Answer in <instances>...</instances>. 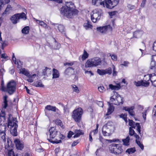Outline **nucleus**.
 <instances>
[{
  "label": "nucleus",
  "mask_w": 156,
  "mask_h": 156,
  "mask_svg": "<svg viewBox=\"0 0 156 156\" xmlns=\"http://www.w3.org/2000/svg\"><path fill=\"white\" fill-rule=\"evenodd\" d=\"M73 4L71 2L66 3V5L61 9V13L68 18H72L74 16L78 14V11L73 8Z\"/></svg>",
  "instance_id": "obj_1"
},
{
  "label": "nucleus",
  "mask_w": 156,
  "mask_h": 156,
  "mask_svg": "<svg viewBox=\"0 0 156 156\" xmlns=\"http://www.w3.org/2000/svg\"><path fill=\"white\" fill-rule=\"evenodd\" d=\"M9 116L7 126L10 129V133L12 135L14 136H16L17 135V128L18 127V125L16 123L17 122V119L16 118H13L10 114L9 115Z\"/></svg>",
  "instance_id": "obj_2"
},
{
  "label": "nucleus",
  "mask_w": 156,
  "mask_h": 156,
  "mask_svg": "<svg viewBox=\"0 0 156 156\" xmlns=\"http://www.w3.org/2000/svg\"><path fill=\"white\" fill-rule=\"evenodd\" d=\"M58 133L57 130L54 127H51L49 131L46 133L47 138L48 141L53 144H58L61 142V140H58L56 139L53 140L54 138L56 136Z\"/></svg>",
  "instance_id": "obj_3"
},
{
  "label": "nucleus",
  "mask_w": 156,
  "mask_h": 156,
  "mask_svg": "<svg viewBox=\"0 0 156 156\" xmlns=\"http://www.w3.org/2000/svg\"><path fill=\"white\" fill-rule=\"evenodd\" d=\"M101 58L96 57L87 60L85 64L86 68L96 67L101 64Z\"/></svg>",
  "instance_id": "obj_4"
},
{
  "label": "nucleus",
  "mask_w": 156,
  "mask_h": 156,
  "mask_svg": "<svg viewBox=\"0 0 156 156\" xmlns=\"http://www.w3.org/2000/svg\"><path fill=\"white\" fill-rule=\"evenodd\" d=\"M83 114V110L81 108H78L73 112L72 118L76 122L79 123L81 119V117Z\"/></svg>",
  "instance_id": "obj_5"
},
{
  "label": "nucleus",
  "mask_w": 156,
  "mask_h": 156,
  "mask_svg": "<svg viewBox=\"0 0 156 156\" xmlns=\"http://www.w3.org/2000/svg\"><path fill=\"white\" fill-rule=\"evenodd\" d=\"M114 95L110 98V101L112 104L116 105H121L123 103V98L121 97L118 94L113 91Z\"/></svg>",
  "instance_id": "obj_6"
},
{
  "label": "nucleus",
  "mask_w": 156,
  "mask_h": 156,
  "mask_svg": "<svg viewBox=\"0 0 156 156\" xmlns=\"http://www.w3.org/2000/svg\"><path fill=\"white\" fill-rule=\"evenodd\" d=\"M109 148L110 152L115 154H119L123 151L122 146L120 144H112L109 146Z\"/></svg>",
  "instance_id": "obj_7"
},
{
  "label": "nucleus",
  "mask_w": 156,
  "mask_h": 156,
  "mask_svg": "<svg viewBox=\"0 0 156 156\" xmlns=\"http://www.w3.org/2000/svg\"><path fill=\"white\" fill-rule=\"evenodd\" d=\"M16 84L13 80H12L7 84V92L9 95L13 94L16 91Z\"/></svg>",
  "instance_id": "obj_8"
},
{
  "label": "nucleus",
  "mask_w": 156,
  "mask_h": 156,
  "mask_svg": "<svg viewBox=\"0 0 156 156\" xmlns=\"http://www.w3.org/2000/svg\"><path fill=\"white\" fill-rule=\"evenodd\" d=\"M20 19L26 20L27 19L25 14L24 12L21 13H17L11 16L10 20L12 23L14 24H16Z\"/></svg>",
  "instance_id": "obj_9"
},
{
  "label": "nucleus",
  "mask_w": 156,
  "mask_h": 156,
  "mask_svg": "<svg viewBox=\"0 0 156 156\" xmlns=\"http://www.w3.org/2000/svg\"><path fill=\"white\" fill-rule=\"evenodd\" d=\"M102 11L100 9H97L92 11V14L91 15V19L94 23L96 22L99 20L101 17Z\"/></svg>",
  "instance_id": "obj_10"
},
{
  "label": "nucleus",
  "mask_w": 156,
  "mask_h": 156,
  "mask_svg": "<svg viewBox=\"0 0 156 156\" xmlns=\"http://www.w3.org/2000/svg\"><path fill=\"white\" fill-rule=\"evenodd\" d=\"M105 5L108 9H112L118 3L119 0H104Z\"/></svg>",
  "instance_id": "obj_11"
},
{
  "label": "nucleus",
  "mask_w": 156,
  "mask_h": 156,
  "mask_svg": "<svg viewBox=\"0 0 156 156\" xmlns=\"http://www.w3.org/2000/svg\"><path fill=\"white\" fill-rule=\"evenodd\" d=\"M3 123H1L0 125V133L1 138L4 141L6 140L5 137L6 129V123L5 124L4 123L2 124Z\"/></svg>",
  "instance_id": "obj_12"
},
{
  "label": "nucleus",
  "mask_w": 156,
  "mask_h": 156,
  "mask_svg": "<svg viewBox=\"0 0 156 156\" xmlns=\"http://www.w3.org/2000/svg\"><path fill=\"white\" fill-rule=\"evenodd\" d=\"M149 68L156 72V55L152 56Z\"/></svg>",
  "instance_id": "obj_13"
},
{
  "label": "nucleus",
  "mask_w": 156,
  "mask_h": 156,
  "mask_svg": "<svg viewBox=\"0 0 156 156\" xmlns=\"http://www.w3.org/2000/svg\"><path fill=\"white\" fill-rule=\"evenodd\" d=\"M104 128L107 129V131H109L110 133L113 132L115 129L113 123L111 121L108 122L105 126H104Z\"/></svg>",
  "instance_id": "obj_14"
},
{
  "label": "nucleus",
  "mask_w": 156,
  "mask_h": 156,
  "mask_svg": "<svg viewBox=\"0 0 156 156\" xmlns=\"http://www.w3.org/2000/svg\"><path fill=\"white\" fill-rule=\"evenodd\" d=\"M147 78L148 80H145L146 82L150 80L153 85L155 87H156V76H152L151 74H148L144 76V79L145 78Z\"/></svg>",
  "instance_id": "obj_15"
},
{
  "label": "nucleus",
  "mask_w": 156,
  "mask_h": 156,
  "mask_svg": "<svg viewBox=\"0 0 156 156\" xmlns=\"http://www.w3.org/2000/svg\"><path fill=\"white\" fill-rule=\"evenodd\" d=\"M97 30L102 33H105L107 30H111L112 28L110 25L102 27H98L97 28Z\"/></svg>",
  "instance_id": "obj_16"
},
{
  "label": "nucleus",
  "mask_w": 156,
  "mask_h": 156,
  "mask_svg": "<svg viewBox=\"0 0 156 156\" xmlns=\"http://www.w3.org/2000/svg\"><path fill=\"white\" fill-rule=\"evenodd\" d=\"M53 24L55 25V29H57L60 32L64 34L65 36L66 37L65 32L66 30L63 25L55 23Z\"/></svg>",
  "instance_id": "obj_17"
},
{
  "label": "nucleus",
  "mask_w": 156,
  "mask_h": 156,
  "mask_svg": "<svg viewBox=\"0 0 156 156\" xmlns=\"http://www.w3.org/2000/svg\"><path fill=\"white\" fill-rule=\"evenodd\" d=\"M14 143L15 144L16 148L18 150H21L24 147V144L22 141H21L18 139H15Z\"/></svg>",
  "instance_id": "obj_18"
},
{
  "label": "nucleus",
  "mask_w": 156,
  "mask_h": 156,
  "mask_svg": "<svg viewBox=\"0 0 156 156\" xmlns=\"http://www.w3.org/2000/svg\"><path fill=\"white\" fill-rule=\"evenodd\" d=\"M74 69L71 67H69L67 68L64 72L65 75L68 76H70L74 74Z\"/></svg>",
  "instance_id": "obj_19"
},
{
  "label": "nucleus",
  "mask_w": 156,
  "mask_h": 156,
  "mask_svg": "<svg viewBox=\"0 0 156 156\" xmlns=\"http://www.w3.org/2000/svg\"><path fill=\"white\" fill-rule=\"evenodd\" d=\"M134 108V106H131L130 108L124 107L123 108L124 110L128 111L130 115L133 117H134L135 116V112L133 111Z\"/></svg>",
  "instance_id": "obj_20"
},
{
  "label": "nucleus",
  "mask_w": 156,
  "mask_h": 156,
  "mask_svg": "<svg viewBox=\"0 0 156 156\" xmlns=\"http://www.w3.org/2000/svg\"><path fill=\"white\" fill-rule=\"evenodd\" d=\"M52 70L51 68L46 67L43 70V74L44 76H48L51 75V73Z\"/></svg>",
  "instance_id": "obj_21"
},
{
  "label": "nucleus",
  "mask_w": 156,
  "mask_h": 156,
  "mask_svg": "<svg viewBox=\"0 0 156 156\" xmlns=\"http://www.w3.org/2000/svg\"><path fill=\"white\" fill-rule=\"evenodd\" d=\"M28 76H27L28 79L27 80L29 82L32 83L34 81V79L36 75L35 74H33L29 73Z\"/></svg>",
  "instance_id": "obj_22"
},
{
  "label": "nucleus",
  "mask_w": 156,
  "mask_h": 156,
  "mask_svg": "<svg viewBox=\"0 0 156 156\" xmlns=\"http://www.w3.org/2000/svg\"><path fill=\"white\" fill-rule=\"evenodd\" d=\"M143 32L142 30L136 31L133 33V37L135 38H139L143 34Z\"/></svg>",
  "instance_id": "obj_23"
},
{
  "label": "nucleus",
  "mask_w": 156,
  "mask_h": 156,
  "mask_svg": "<svg viewBox=\"0 0 156 156\" xmlns=\"http://www.w3.org/2000/svg\"><path fill=\"white\" fill-rule=\"evenodd\" d=\"M109 88L112 90H119L121 87L120 84L118 83L117 85H113L112 84H110L109 85Z\"/></svg>",
  "instance_id": "obj_24"
},
{
  "label": "nucleus",
  "mask_w": 156,
  "mask_h": 156,
  "mask_svg": "<svg viewBox=\"0 0 156 156\" xmlns=\"http://www.w3.org/2000/svg\"><path fill=\"white\" fill-rule=\"evenodd\" d=\"M101 0H92V4L97 6L99 4L102 5L105 7V3L104 2H101Z\"/></svg>",
  "instance_id": "obj_25"
},
{
  "label": "nucleus",
  "mask_w": 156,
  "mask_h": 156,
  "mask_svg": "<svg viewBox=\"0 0 156 156\" xmlns=\"http://www.w3.org/2000/svg\"><path fill=\"white\" fill-rule=\"evenodd\" d=\"M109 106V108H108V111L106 113V115H109L111 114L114 111V107L113 106L111 105L109 102H108Z\"/></svg>",
  "instance_id": "obj_26"
},
{
  "label": "nucleus",
  "mask_w": 156,
  "mask_h": 156,
  "mask_svg": "<svg viewBox=\"0 0 156 156\" xmlns=\"http://www.w3.org/2000/svg\"><path fill=\"white\" fill-rule=\"evenodd\" d=\"M52 71V78L54 79L58 78L59 76V73L58 71L55 69H53Z\"/></svg>",
  "instance_id": "obj_27"
},
{
  "label": "nucleus",
  "mask_w": 156,
  "mask_h": 156,
  "mask_svg": "<svg viewBox=\"0 0 156 156\" xmlns=\"http://www.w3.org/2000/svg\"><path fill=\"white\" fill-rule=\"evenodd\" d=\"M45 109L46 110L48 111H51L54 112H56V110H58L56 107L53 106L51 105H48L45 107Z\"/></svg>",
  "instance_id": "obj_28"
},
{
  "label": "nucleus",
  "mask_w": 156,
  "mask_h": 156,
  "mask_svg": "<svg viewBox=\"0 0 156 156\" xmlns=\"http://www.w3.org/2000/svg\"><path fill=\"white\" fill-rule=\"evenodd\" d=\"M5 113L4 111L2 110L0 113V122L1 123L2 121L4 122L5 120Z\"/></svg>",
  "instance_id": "obj_29"
},
{
  "label": "nucleus",
  "mask_w": 156,
  "mask_h": 156,
  "mask_svg": "<svg viewBox=\"0 0 156 156\" xmlns=\"http://www.w3.org/2000/svg\"><path fill=\"white\" fill-rule=\"evenodd\" d=\"M33 85L38 87H42L44 86V85L42 84V82L40 80L33 83Z\"/></svg>",
  "instance_id": "obj_30"
},
{
  "label": "nucleus",
  "mask_w": 156,
  "mask_h": 156,
  "mask_svg": "<svg viewBox=\"0 0 156 156\" xmlns=\"http://www.w3.org/2000/svg\"><path fill=\"white\" fill-rule=\"evenodd\" d=\"M75 135L73 136L74 138L77 137L83 134V133L81 130H76L75 131Z\"/></svg>",
  "instance_id": "obj_31"
},
{
  "label": "nucleus",
  "mask_w": 156,
  "mask_h": 156,
  "mask_svg": "<svg viewBox=\"0 0 156 156\" xmlns=\"http://www.w3.org/2000/svg\"><path fill=\"white\" fill-rule=\"evenodd\" d=\"M30 27L29 26H26L24 27L22 30V33L24 34H27L29 33Z\"/></svg>",
  "instance_id": "obj_32"
},
{
  "label": "nucleus",
  "mask_w": 156,
  "mask_h": 156,
  "mask_svg": "<svg viewBox=\"0 0 156 156\" xmlns=\"http://www.w3.org/2000/svg\"><path fill=\"white\" fill-rule=\"evenodd\" d=\"M20 73L23 74L26 76L29 75L28 74L29 73H30L28 70L24 68L21 69H20Z\"/></svg>",
  "instance_id": "obj_33"
},
{
  "label": "nucleus",
  "mask_w": 156,
  "mask_h": 156,
  "mask_svg": "<svg viewBox=\"0 0 156 156\" xmlns=\"http://www.w3.org/2000/svg\"><path fill=\"white\" fill-rule=\"evenodd\" d=\"M129 125L132 127V128H135L136 127V123L134 122L132 120L129 119Z\"/></svg>",
  "instance_id": "obj_34"
},
{
  "label": "nucleus",
  "mask_w": 156,
  "mask_h": 156,
  "mask_svg": "<svg viewBox=\"0 0 156 156\" xmlns=\"http://www.w3.org/2000/svg\"><path fill=\"white\" fill-rule=\"evenodd\" d=\"M136 151L135 148H131L128 149L126 151V153H128L129 154H131L134 153Z\"/></svg>",
  "instance_id": "obj_35"
},
{
  "label": "nucleus",
  "mask_w": 156,
  "mask_h": 156,
  "mask_svg": "<svg viewBox=\"0 0 156 156\" xmlns=\"http://www.w3.org/2000/svg\"><path fill=\"white\" fill-rule=\"evenodd\" d=\"M7 98L8 96L7 95H5L4 97V106L3 107L4 108H6L8 106L7 100Z\"/></svg>",
  "instance_id": "obj_36"
},
{
  "label": "nucleus",
  "mask_w": 156,
  "mask_h": 156,
  "mask_svg": "<svg viewBox=\"0 0 156 156\" xmlns=\"http://www.w3.org/2000/svg\"><path fill=\"white\" fill-rule=\"evenodd\" d=\"M97 73L100 75H104L106 74L105 71L104 69H98L97 70Z\"/></svg>",
  "instance_id": "obj_37"
},
{
  "label": "nucleus",
  "mask_w": 156,
  "mask_h": 156,
  "mask_svg": "<svg viewBox=\"0 0 156 156\" xmlns=\"http://www.w3.org/2000/svg\"><path fill=\"white\" fill-rule=\"evenodd\" d=\"M129 136H128L126 138L122 140L123 144L125 145H129Z\"/></svg>",
  "instance_id": "obj_38"
},
{
  "label": "nucleus",
  "mask_w": 156,
  "mask_h": 156,
  "mask_svg": "<svg viewBox=\"0 0 156 156\" xmlns=\"http://www.w3.org/2000/svg\"><path fill=\"white\" fill-rule=\"evenodd\" d=\"M11 9V7L10 5H8L7 8H6L5 11L3 13V14H5L9 13V11Z\"/></svg>",
  "instance_id": "obj_39"
},
{
  "label": "nucleus",
  "mask_w": 156,
  "mask_h": 156,
  "mask_svg": "<svg viewBox=\"0 0 156 156\" xmlns=\"http://www.w3.org/2000/svg\"><path fill=\"white\" fill-rule=\"evenodd\" d=\"M88 53L86 51L84 50L83 54L82 57V60H85L87 58H88Z\"/></svg>",
  "instance_id": "obj_40"
},
{
  "label": "nucleus",
  "mask_w": 156,
  "mask_h": 156,
  "mask_svg": "<svg viewBox=\"0 0 156 156\" xmlns=\"http://www.w3.org/2000/svg\"><path fill=\"white\" fill-rule=\"evenodd\" d=\"M72 89L73 90V91L75 92L76 93H78L79 92V90L78 87L75 85H72Z\"/></svg>",
  "instance_id": "obj_41"
},
{
  "label": "nucleus",
  "mask_w": 156,
  "mask_h": 156,
  "mask_svg": "<svg viewBox=\"0 0 156 156\" xmlns=\"http://www.w3.org/2000/svg\"><path fill=\"white\" fill-rule=\"evenodd\" d=\"M136 130L140 134L141 127L139 123H136Z\"/></svg>",
  "instance_id": "obj_42"
},
{
  "label": "nucleus",
  "mask_w": 156,
  "mask_h": 156,
  "mask_svg": "<svg viewBox=\"0 0 156 156\" xmlns=\"http://www.w3.org/2000/svg\"><path fill=\"white\" fill-rule=\"evenodd\" d=\"M84 26L87 28H91L92 27V25L90 24V22L89 21H87V23H85L84 24Z\"/></svg>",
  "instance_id": "obj_43"
},
{
  "label": "nucleus",
  "mask_w": 156,
  "mask_h": 156,
  "mask_svg": "<svg viewBox=\"0 0 156 156\" xmlns=\"http://www.w3.org/2000/svg\"><path fill=\"white\" fill-rule=\"evenodd\" d=\"M61 47L60 44L58 43H56L53 46V48L55 49L58 50Z\"/></svg>",
  "instance_id": "obj_44"
},
{
  "label": "nucleus",
  "mask_w": 156,
  "mask_h": 156,
  "mask_svg": "<svg viewBox=\"0 0 156 156\" xmlns=\"http://www.w3.org/2000/svg\"><path fill=\"white\" fill-rule=\"evenodd\" d=\"M129 135L131 136H132L134 135L135 133V131L133 129H132V127H130L129 128Z\"/></svg>",
  "instance_id": "obj_45"
},
{
  "label": "nucleus",
  "mask_w": 156,
  "mask_h": 156,
  "mask_svg": "<svg viewBox=\"0 0 156 156\" xmlns=\"http://www.w3.org/2000/svg\"><path fill=\"white\" fill-rule=\"evenodd\" d=\"M129 64V63L128 61H123L121 62L120 65L125 66H127Z\"/></svg>",
  "instance_id": "obj_46"
},
{
  "label": "nucleus",
  "mask_w": 156,
  "mask_h": 156,
  "mask_svg": "<svg viewBox=\"0 0 156 156\" xmlns=\"http://www.w3.org/2000/svg\"><path fill=\"white\" fill-rule=\"evenodd\" d=\"M105 71L106 74H111L112 73V69L110 67H109L108 68L106 69L105 70Z\"/></svg>",
  "instance_id": "obj_47"
},
{
  "label": "nucleus",
  "mask_w": 156,
  "mask_h": 156,
  "mask_svg": "<svg viewBox=\"0 0 156 156\" xmlns=\"http://www.w3.org/2000/svg\"><path fill=\"white\" fill-rule=\"evenodd\" d=\"M134 84L137 87L142 86V80L141 81H138L137 82L134 81Z\"/></svg>",
  "instance_id": "obj_48"
},
{
  "label": "nucleus",
  "mask_w": 156,
  "mask_h": 156,
  "mask_svg": "<svg viewBox=\"0 0 156 156\" xmlns=\"http://www.w3.org/2000/svg\"><path fill=\"white\" fill-rule=\"evenodd\" d=\"M35 20L37 22V23H38L41 26H44V25H46V24L42 21L37 20L36 19Z\"/></svg>",
  "instance_id": "obj_49"
},
{
  "label": "nucleus",
  "mask_w": 156,
  "mask_h": 156,
  "mask_svg": "<svg viewBox=\"0 0 156 156\" xmlns=\"http://www.w3.org/2000/svg\"><path fill=\"white\" fill-rule=\"evenodd\" d=\"M99 91L103 93L105 90V89L103 86H100L98 87Z\"/></svg>",
  "instance_id": "obj_50"
},
{
  "label": "nucleus",
  "mask_w": 156,
  "mask_h": 156,
  "mask_svg": "<svg viewBox=\"0 0 156 156\" xmlns=\"http://www.w3.org/2000/svg\"><path fill=\"white\" fill-rule=\"evenodd\" d=\"M8 156H15L14 151L12 150H10L8 151Z\"/></svg>",
  "instance_id": "obj_51"
},
{
  "label": "nucleus",
  "mask_w": 156,
  "mask_h": 156,
  "mask_svg": "<svg viewBox=\"0 0 156 156\" xmlns=\"http://www.w3.org/2000/svg\"><path fill=\"white\" fill-rule=\"evenodd\" d=\"M136 143L142 150L144 149V146L143 144L140 142V141H137Z\"/></svg>",
  "instance_id": "obj_52"
},
{
  "label": "nucleus",
  "mask_w": 156,
  "mask_h": 156,
  "mask_svg": "<svg viewBox=\"0 0 156 156\" xmlns=\"http://www.w3.org/2000/svg\"><path fill=\"white\" fill-rule=\"evenodd\" d=\"M149 85V83L148 82H144L142 80V86H144L145 87H148Z\"/></svg>",
  "instance_id": "obj_53"
},
{
  "label": "nucleus",
  "mask_w": 156,
  "mask_h": 156,
  "mask_svg": "<svg viewBox=\"0 0 156 156\" xmlns=\"http://www.w3.org/2000/svg\"><path fill=\"white\" fill-rule=\"evenodd\" d=\"M55 123L57 125L60 126H61L62 124V121L59 119L56 120L55 121Z\"/></svg>",
  "instance_id": "obj_54"
},
{
  "label": "nucleus",
  "mask_w": 156,
  "mask_h": 156,
  "mask_svg": "<svg viewBox=\"0 0 156 156\" xmlns=\"http://www.w3.org/2000/svg\"><path fill=\"white\" fill-rule=\"evenodd\" d=\"M127 7L130 10H132L133 9H134L135 6L134 5H131L130 4H128L127 5Z\"/></svg>",
  "instance_id": "obj_55"
},
{
  "label": "nucleus",
  "mask_w": 156,
  "mask_h": 156,
  "mask_svg": "<svg viewBox=\"0 0 156 156\" xmlns=\"http://www.w3.org/2000/svg\"><path fill=\"white\" fill-rule=\"evenodd\" d=\"M113 69V73L112 75L113 76H115L117 75V72L115 71V68L114 65L112 66Z\"/></svg>",
  "instance_id": "obj_56"
},
{
  "label": "nucleus",
  "mask_w": 156,
  "mask_h": 156,
  "mask_svg": "<svg viewBox=\"0 0 156 156\" xmlns=\"http://www.w3.org/2000/svg\"><path fill=\"white\" fill-rule=\"evenodd\" d=\"M110 56H111L112 59V60L115 61L117 60V56L115 55H111V54L110 55Z\"/></svg>",
  "instance_id": "obj_57"
},
{
  "label": "nucleus",
  "mask_w": 156,
  "mask_h": 156,
  "mask_svg": "<svg viewBox=\"0 0 156 156\" xmlns=\"http://www.w3.org/2000/svg\"><path fill=\"white\" fill-rule=\"evenodd\" d=\"M97 104L98 105L101 107H103V102L101 101H98L97 102Z\"/></svg>",
  "instance_id": "obj_58"
},
{
  "label": "nucleus",
  "mask_w": 156,
  "mask_h": 156,
  "mask_svg": "<svg viewBox=\"0 0 156 156\" xmlns=\"http://www.w3.org/2000/svg\"><path fill=\"white\" fill-rule=\"evenodd\" d=\"M134 136L136 138V142H137V141H139V139L140 138L139 136L138 135H137L136 133H135V134L134 135Z\"/></svg>",
  "instance_id": "obj_59"
},
{
  "label": "nucleus",
  "mask_w": 156,
  "mask_h": 156,
  "mask_svg": "<svg viewBox=\"0 0 156 156\" xmlns=\"http://www.w3.org/2000/svg\"><path fill=\"white\" fill-rule=\"evenodd\" d=\"M146 110H144L143 113H142L143 114V117L144 120H145L146 119Z\"/></svg>",
  "instance_id": "obj_60"
},
{
  "label": "nucleus",
  "mask_w": 156,
  "mask_h": 156,
  "mask_svg": "<svg viewBox=\"0 0 156 156\" xmlns=\"http://www.w3.org/2000/svg\"><path fill=\"white\" fill-rule=\"evenodd\" d=\"M116 13V11H113L109 12V15L110 16H115V15Z\"/></svg>",
  "instance_id": "obj_61"
},
{
  "label": "nucleus",
  "mask_w": 156,
  "mask_h": 156,
  "mask_svg": "<svg viewBox=\"0 0 156 156\" xmlns=\"http://www.w3.org/2000/svg\"><path fill=\"white\" fill-rule=\"evenodd\" d=\"M97 129H95L93 130L92 131H91L90 132H92V133H93V135H94L98 133Z\"/></svg>",
  "instance_id": "obj_62"
},
{
  "label": "nucleus",
  "mask_w": 156,
  "mask_h": 156,
  "mask_svg": "<svg viewBox=\"0 0 156 156\" xmlns=\"http://www.w3.org/2000/svg\"><path fill=\"white\" fill-rule=\"evenodd\" d=\"M73 134V133L71 131H69L67 137L69 138H71L72 135Z\"/></svg>",
  "instance_id": "obj_63"
},
{
  "label": "nucleus",
  "mask_w": 156,
  "mask_h": 156,
  "mask_svg": "<svg viewBox=\"0 0 156 156\" xmlns=\"http://www.w3.org/2000/svg\"><path fill=\"white\" fill-rule=\"evenodd\" d=\"M153 50L156 51V42H154L153 44Z\"/></svg>",
  "instance_id": "obj_64"
}]
</instances>
